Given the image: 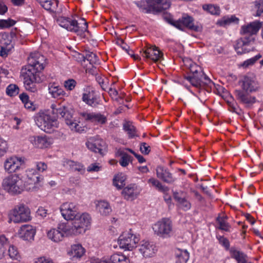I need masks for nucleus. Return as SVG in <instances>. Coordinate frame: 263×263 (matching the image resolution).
<instances>
[{
    "label": "nucleus",
    "instance_id": "obj_1",
    "mask_svg": "<svg viewBox=\"0 0 263 263\" xmlns=\"http://www.w3.org/2000/svg\"><path fill=\"white\" fill-rule=\"evenodd\" d=\"M28 63L22 70V74L26 89L34 92L37 90L35 83L42 81L41 75L46 64V59L39 52H34L28 57Z\"/></svg>",
    "mask_w": 263,
    "mask_h": 263
},
{
    "label": "nucleus",
    "instance_id": "obj_2",
    "mask_svg": "<svg viewBox=\"0 0 263 263\" xmlns=\"http://www.w3.org/2000/svg\"><path fill=\"white\" fill-rule=\"evenodd\" d=\"M262 25V22L255 21L241 26L240 34L248 36L241 37L237 41L235 48L237 53H246L253 49L255 42L253 35L257 34Z\"/></svg>",
    "mask_w": 263,
    "mask_h": 263
},
{
    "label": "nucleus",
    "instance_id": "obj_3",
    "mask_svg": "<svg viewBox=\"0 0 263 263\" xmlns=\"http://www.w3.org/2000/svg\"><path fill=\"white\" fill-rule=\"evenodd\" d=\"M52 112L58 118L64 119L66 124L71 130L81 133L84 130V127L80 126L77 122L73 119L72 116L68 107L65 105L60 104H52Z\"/></svg>",
    "mask_w": 263,
    "mask_h": 263
},
{
    "label": "nucleus",
    "instance_id": "obj_4",
    "mask_svg": "<svg viewBox=\"0 0 263 263\" xmlns=\"http://www.w3.org/2000/svg\"><path fill=\"white\" fill-rule=\"evenodd\" d=\"M190 74L185 76V79L195 88L201 89L212 83L210 79L206 76L201 68L196 64L190 65Z\"/></svg>",
    "mask_w": 263,
    "mask_h": 263
},
{
    "label": "nucleus",
    "instance_id": "obj_5",
    "mask_svg": "<svg viewBox=\"0 0 263 263\" xmlns=\"http://www.w3.org/2000/svg\"><path fill=\"white\" fill-rule=\"evenodd\" d=\"M137 6L147 13L157 15L168 9L171 5L170 0H146L136 3Z\"/></svg>",
    "mask_w": 263,
    "mask_h": 263
},
{
    "label": "nucleus",
    "instance_id": "obj_6",
    "mask_svg": "<svg viewBox=\"0 0 263 263\" xmlns=\"http://www.w3.org/2000/svg\"><path fill=\"white\" fill-rule=\"evenodd\" d=\"M163 18L165 22L182 31L188 29L200 32L202 29V25L198 23H195L193 17H179L177 20L174 19V17Z\"/></svg>",
    "mask_w": 263,
    "mask_h": 263
},
{
    "label": "nucleus",
    "instance_id": "obj_7",
    "mask_svg": "<svg viewBox=\"0 0 263 263\" xmlns=\"http://www.w3.org/2000/svg\"><path fill=\"white\" fill-rule=\"evenodd\" d=\"M2 185L5 190L11 194H20L25 188L23 181L17 175H11L5 178Z\"/></svg>",
    "mask_w": 263,
    "mask_h": 263
},
{
    "label": "nucleus",
    "instance_id": "obj_8",
    "mask_svg": "<svg viewBox=\"0 0 263 263\" xmlns=\"http://www.w3.org/2000/svg\"><path fill=\"white\" fill-rule=\"evenodd\" d=\"M11 221L14 223L26 222L31 219L30 211L23 203H19L10 211L9 214Z\"/></svg>",
    "mask_w": 263,
    "mask_h": 263
},
{
    "label": "nucleus",
    "instance_id": "obj_9",
    "mask_svg": "<svg viewBox=\"0 0 263 263\" xmlns=\"http://www.w3.org/2000/svg\"><path fill=\"white\" fill-rule=\"evenodd\" d=\"M35 122L37 126L42 130L50 133L53 127H57V121L55 117L40 111L35 117Z\"/></svg>",
    "mask_w": 263,
    "mask_h": 263
},
{
    "label": "nucleus",
    "instance_id": "obj_10",
    "mask_svg": "<svg viewBox=\"0 0 263 263\" xmlns=\"http://www.w3.org/2000/svg\"><path fill=\"white\" fill-rule=\"evenodd\" d=\"M71 220L72 226H70V232L74 234L84 233L86 228L90 223V217L87 213L80 214L79 213L77 216Z\"/></svg>",
    "mask_w": 263,
    "mask_h": 263
},
{
    "label": "nucleus",
    "instance_id": "obj_11",
    "mask_svg": "<svg viewBox=\"0 0 263 263\" xmlns=\"http://www.w3.org/2000/svg\"><path fill=\"white\" fill-rule=\"evenodd\" d=\"M153 230L155 234L159 237H170L173 231L172 222L168 218H162L153 225Z\"/></svg>",
    "mask_w": 263,
    "mask_h": 263
},
{
    "label": "nucleus",
    "instance_id": "obj_12",
    "mask_svg": "<svg viewBox=\"0 0 263 263\" xmlns=\"http://www.w3.org/2000/svg\"><path fill=\"white\" fill-rule=\"evenodd\" d=\"M70 226L68 223H61L58 225L57 228L50 229L47 232V237L49 239L55 242L63 240L65 234L70 233Z\"/></svg>",
    "mask_w": 263,
    "mask_h": 263
},
{
    "label": "nucleus",
    "instance_id": "obj_13",
    "mask_svg": "<svg viewBox=\"0 0 263 263\" xmlns=\"http://www.w3.org/2000/svg\"><path fill=\"white\" fill-rule=\"evenodd\" d=\"M139 240L140 238L132 233L130 230L129 232H124L120 236L118 243L120 248L130 251L137 247Z\"/></svg>",
    "mask_w": 263,
    "mask_h": 263
},
{
    "label": "nucleus",
    "instance_id": "obj_14",
    "mask_svg": "<svg viewBox=\"0 0 263 263\" xmlns=\"http://www.w3.org/2000/svg\"><path fill=\"white\" fill-rule=\"evenodd\" d=\"M86 147L91 152L104 155L106 152L105 142L98 136L91 137L86 142Z\"/></svg>",
    "mask_w": 263,
    "mask_h": 263
},
{
    "label": "nucleus",
    "instance_id": "obj_15",
    "mask_svg": "<svg viewBox=\"0 0 263 263\" xmlns=\"http://www.w3.org/2000/svg\"><path fill=\"white\" fill-rule=\"evenodd\" d=\"M60 211L63 218L67 220H72L79 213L78 205L73 202L63 203Z\"/></svg>",
    "mask_w": 263,
    "mask_h": 263
},
{
    "label": "nucleus",
    "instance_id": "obj_16",
    "mask_svg": "<svg viewBox=\"0 0 263 263\" xmlns=\"http://www.w3.org/2000/svg\"><path fill=\"white\" fill-rule=\"evenodd\" d=\"M235 96L238 101L246 107L250 108L256 102V98L247 92L240 89L235 90Z\"/></svg>",
    "mask_w": 263,
    "mask_h": 263
},
{
    "label": "nucleus",
    "instance_id": "obj_17",
    "mask_svg": "<svg viewBox=\"0 0 263 263\" xmlns=\"http://www.w3.org/2000/svg\"><path fill=\"white\" fill-rule=\"evenodd\" d=\"M79 115L84 121L96 124H104L107 121L106 117L100 113L83 111L80 112Z\"/></svg>",
    "mask_w": 263,
    "mask_h": 263
},
{
    "label": "nucleus",
    "instance_id": "obj_18",
    "mask_svg": "<svg viewBox=\"0 0 263 263\" xmlns=\"http://www.w3.org/2000/svg\"><path fill=\"white\" fill-rule=\"evenodd\" d=\"M240 83L241 90L250 93L258 91L260 88L258 82L254 78L248 76H245Z\"/></svg>",
    "mask_w": 263,
    "mask_h": 263
},
{
    "label": "nucleus",
    "instance_id": "obj_19",
    "mask_svg": "<svg viewBox=\"0 0 263 263\" xmlns=\"http://www.w3.org/2000/svg\"><path fill=\"white\" fill-rule=\"evenodd\" d=\"M142 56L146 60L157 62L162 58L163 53L156 46H149L142 49Z\"/></svg>",
    "mask_w": 263,
    "mask_h": 263
},
{
    "label": "nucleus",
    "instance_id": "obj_20",
    "mask_svg": "<svg viewBox=\"0 0 263 263\" xmlns=\"http://www.w3.org/2000/svg\"><path fill=\"white\" fill-rule=\"evenodd\" d=\"M27 180L25 183L24 190L29 192L36 191L38 189V183L40 181L41 177L34 171H30L28 174Z\"/></svg>",
    "mask_w": 263,
    "mask_h": 263
},
{
    "label": "nucleus",
    "instance_id": "obj_21",
    "mask_svg": "<svg viewBox=\"0 0 263 263\" xmlns=\"http://www.w3.org/2000/svg\"><path fill=\"white\" fill-rule=\"evenodd\" d=\"M23 163L24 160L22 158L11 157L6 160L4 163L5 170L9 173H14L18 170Z\"/></svg>",
    "mask_w": 263,
    "mask_h": 263
},
{
    "label": "nucleus",
    "instance_id": "obj_22",
    "mask_svg": "<svg viewBox=\"0 0 263 263\" xmlns=\"http://www.w3.org/2000/svg\"><path fill=\"white\" fill-rule=\"evenodd\" d=\"M91 263H129V259L122 254L115 253L111 255L108 259H93Z\"/></svg>",
    "mask_w": 263,
    "mask_h": 263
},
{
    "label": "nucleus",
    "instance_id": "obj_23",
    "mask_svg": "<svg viewBox=\"0 0 263 263\" xmlns=\"http://www.w3.org/2000/svg\"><path fill=\"white\" fill-rule=\"evenodd\" d=\"M139 251L145 257H151L157 252L158 249L155 244L151 241H143L140 246Z\"/></svg>",
    "mask_w": 263,
    "mask_h": 263
},
{
    "label": "nucleus",
    "instance_id": "obj_24",
    "mask_svg": "<svg viewBox=\"0 0 263 263\" xmlns=\"http://www.w3.org/2000/svg\"><path fill=\"white\" fill-rule=\"evenodd\" d=\"M29 141L35 147L40 148L48 147L51 143V139L46 136H31Z\"/></svg>",
    "mask_w": 263,
    "mask_h": 263
},
{
    "label": "nucleus",
    "instance_id": "obj_25",
    "mask_svg": "<svg viewBox=\"0 0 263 263\" xmlns=\"http://www.w3.org/2000/svg\"><path fill=\"white\" fill-rule=\"evenodd\" d=\"M36 233L35 229L31 225L22 226L19 230V236L24 240L31 241L34 239Z\"/></svg>",
    "mask_w": 263,
    "mask_h": 263
},
{
    "label": "nucleus",
    "instance_id": "obj_26",
    "mask_svg": "<svg viewBox=\"0 0 263 263\" xmlns=\"http://www.w3.org/2000/svg\"><path fill=\"white\" fill-rule=\"evenodd\" d=\"M173 197L177 202L178 206L183 211H187L191 208V204L185 198V194L183 192H175L173 193Z\"/></svg>",
    "mask_w": 263,
    "mask_h": 263
},
{
    "label": "nucleus",
    "instance_id": "obj_27",
    "mask_svg": "<svg viewBox=\"0 0 263 263\" xmlns=\"http://www.w3.org/2000/svg\"><path fill=\"white\" fill-rule=\"evenodd\" d=\"M156 175L158 178L167 183H172L175 181V178L169 171L161 166L157 167Z\"/></svg>",
    "mask_w": 263,
    "mask_h": 263
},
{
    "label": "nucleus",
    "instance_id": "obj_28",
    "mask_svg": "<svg viewBox=\"0 0 263 263\" xmlns=\"http://www.w3.org/2000/svg\"><path fill=\"white\" fill-rule=\"evenodd\" d=\"M75 21L72 17H56L57 23L61 27L70 31H72L75 28Z\"/></svg>",
    "mask_w": 263,
    "mask_h": 263
},
{
    "label": "nucleus",
    "instance_id": "obj_29",
    "mask_svg": "<svg viewBox=\"0 0 263 263\" xmlns=\"http://www.w3.org/2000/svg\"><path fill=\"white\" fill-rule=\"evenodd\" d=\"M137 186L133 184H130L123 190L122 194L126 200H134L137 196Z\"/></svg>",
    "mask_w": 263,
    "mask_h": 263
},
{
    "label": "nucleus",
    "instance_id": "obj_30",
    "mask_svg": "<svg viewBox=\"0 0 263 263\" xmlns=\"http://www.w3.org/2000/svg\"><path fill=\"white\" fill-rule=\"evenodd\" d=\"M48 90L49 93L54 98H60L65 94L62 88L55 83H50L48 84Z\"/></svg>",
    "mask_w": 263,
    "mask_h": 263
},
{
    "label": "nucleus",
    "instance_id": "obj_31",
    "mask_svg": "<svg viewBox=\"0 0 263 263\" xmlns=\"http://www.w3.org/2000/svg\"><path fill=\"white\" fill-rule=\"evenodd\" d=\"M125 151H127V148H120L118 149L116 152V155L121 157V159L119 161V162L120 164L123 167L127 166L129 163L132 160V156L127 154Z\"/></svg>",
    "mask_w": 263,
    "mask_h": 263
},
{
    "label": "nucleus",
    "instance_id": "obj_32",
    "mask_svg": "<svg viewBox=\"0 0 263 263\" xmlns=\"http://www.w3.org/2000/svg\"><path fill=\"white\" fill-rule=\"evenodd\" d=\"M82 100L87 105L93 107H96L99 104L93 91H89L87 92L84 93L82 96Z\"/></svg>",
    "mask_w": 263,
    "mask_h": 263
},
{
    "label": "nucleus",
    "instance_id": "obj_33",
    "mask_svg": "<svg viewBox=\"0 0 263 263\" xmlns=\"http://www.w3.org/2000/svg\"><path fill=\"white\" fill-rule=\"evenodd\" d=\"M40 5L45 10L50 12H55L58 2L57 0H37Z\"/></svg>",
    "mask_w": 263,
    "mask_h": 263
},
{
    "label": "nucleus",
    "instance_id": "obj_34",
    "mask_svg": "<svg viewBox=\"0 0 263 263\" xmlns=\"http://www.w3.org/2000/svg\"><path fill=\"white\" fill-rule=\"evenodd\" d=\"M85 253V249L80 244H76L71 246V250L68 254L72 258H81Z\"/></svg>",
    "mask_w": 263,
    "mask_h": 263
},
{
    "label": "nucleus",
    "instance_id": "obj_35",
    "mask_svg": "<svg viewBox=\"0 0 263 263\" xmlns=\"http://www.w3.org/2000/svg\"><path fill=\"white\" fill-rule=\"evenodd\" d=\"M230 252L232 257L235 259L238 263H246L247 255L244 253L235 248H231Z\"/></svg>",
    "mask_w": 263,
    "mask_h": 263
},
{
    "label": "nucleus",
    "instance_id": "obj_36",
    "mask_svg": "<svg viewBox=\"0 0 263 263\" xmlns=\"http://www.w3.org/2000/svg\"><path fill=\"white\" fill-rule=\"evenodd\" d=\"M147 183L152 186L155 187L159 192L166 193L168 191V187L162 185V184L157 179L151 177L147 180Z\"/></svg>",
    "mask_w": 263,
    "mask_h": 263
},
{
    "label": "nucleus",
    "instance_id": "obj_37",
    "mask_svg": "<svg viewBox=\"0 0 263 263\" xmlns=\"http://www.w3.org/2000/svg\"><path fill=\"white\" fill-rule=\"evenodd\" d=\"M123 129L127 133L129 138L138 137L135 126L130 122H125L123 126Z\"/></svg>",
    "mask_w": 263,
    "mask_h": 263
},
{
    "label": "nucleus",
    "instance_id": "obj_38",
    "mask_svg": "<svg viewBox=\"0 0 263 263\" xmlns=\"http://www.w3.org/2000/svg\"><path fill=\"white\" fill-rule=\"evenodd\" d=\"M97 210L102 215L106 216L108 215L111 211L109 204L104 201H100L97 205Z\"/></svg>",
    "mask_w": 263,
    "mask_h": 263
},
{
    "label": "nucleus",
    "instance_id": "obj_39",
    "mask_svg": "<svg viewBox=\"0 0 263 263\" xmlns=\"http://www.w3.org/2000/svg\"><path fill=\"white\" fill-rule=\"evenodd\" d=\"M176 263H186L189 259V253L186 250L178 249L176 252Z\"/></svg>",
    "mask_w": 263,
    "mask_h": 263
},
{
    "label": "nucleus",
    "instance_id": "obj_40",
    "mask_svg": "<svg viewBox=\"0 0 263 263\" xmlns=\"http://www.w3.org/2000/svg\"><path fill=\"white\" fill-rule=\"evenodd\" d=\"M74 26L76 27L72 31L74 32H85L87 30V23L84 17H81L80 22L75 21Z\"/></svg>",
    "mask_w": 263,
    "mask_h": 263
},
{
    "label": "nucleus",
    "instance_id": "obj_41",
    "mask_svg": "<svg viewBox=\"0 0 263 263\" xmlns=\"http://www.w3.org/2000/svg\"><path fill=\"white\" fill-rule=\"evenodd\" d=\"M86 60L92 65L99 64V59L96 53L92 52H86L85 55L83 57V61H85Z\"/></svg>",
    "mask_w": 263,
    "mask_h": 263
},
{
    "label": "nucleus",
    "instance_id": "obj_42",
    "mask_svg": "<svg viewBox=\"0 0 263 263\" xmlns=\"http://www.w3.org/2000/svg\"><path fill=\"white\" fill-rule=\"evenodd\" d=\"M216 221L218 224V228L222 231L229 232L231 228L230 225L227 221V217L218 216Z\"/></svg>",
    "mask_w": 263,
    "mask_h": 263
},
{
    "label": "nucleus",
    "instance_id": "obj_43",
    "mask_svg": "<svg viewBox=\"0 0 263 263\" xmlns=\"http://www.w3.org/2000/svg\"><path fill=\"white\" fill-rule=\"evenodd\" d=\"M204 10L208 11L211 15H220V9L219 6L213 4L204 5L202 6Z\"/></svg>",
    "mask_w": 263,
    "mask_h": 263
},
{
    "label": "nucleus",
    "instance_id": "obj_44",
    "mask_svg": "<svg viewBox=\"0 0 263 263\" xmlns=\"http://www.w3.org/2000/svg\"><path fill=\"white\" fill-rule=\"evenodd\" d=\"M239 20L237 17H228L226 19L219 20L217 24L219 26L227 27L231 24H238Z\"/></svg>",
    "mask_w": 263,
    "mask_h": 263
},
{
    "label": "nucleus",
    "instance_id": "obj_45",
    "mask_svg": "<svg viewBox=\"0 0 263 263\" xmlns=\"http://www.w3.org/2000/svg\"><path fill=\"white\" fill-rule=\"evenodd\" d=\"M8 254L10 258L12 259L17 260L20 258V254L18 249L16 247L13 245L10 246L8 250Z\"/></svg>",
    "mask_w": 263,
    "mask_h": 263
},
{
    "label": "nucleus",
    "instance_id": "obj_46",
    "mask_svg": "<svg viewBox=\"0 0 263 263\" xmlns=\"http://www.w3.org/2000/svg\"><path fill=\"white\" fill-rule=\"evenodd\" d=\"M19 93V88L15 84H10L6 88V93L10 96H15Z\"/></svg>",
    "mask_w": 263,
    "mask_h": 263
},
{
    "label": "nucleus",
    "instance_id": "obj_47",
    "mask_svg": "<svg viewBox=\"0 0 263 263\" xmlns=\"http://www.w3.org/2000/svg\"><path fill=\"white\" fill-rule=\"evenodd\" d=\"M125 178L122 175L116 176L113 180L114 185L118 189H121L125 185Z\"/></svg>",
    "mask_w": 263,
    "mask_h": 263
},
{
    "label": "nucleus",
    "instance_id": "obj_48",
    "mask_svg": "<svg viewBox=\"0 0 263 263\" xmlns=\"http://www.w3.org/2000/svg\"><path fill=\"white\" fill-rule=\"evenodd\" d=\"M11 43V37L6 33L0 34V43L2 46L7 47Z\"/></svg>",
    "mask_w": 263,
    "mask_h": 263
},
{
    "label": "nucleus",
    "instance_id": "obj_49",
    "mask_svg": "<svg viewBox=\"0 0 263 263\" xmlns=\"http://www.w3.org/2000/svg\"><path fill=\"white\" fill-rule=\"evenodd\" d=\"M9 244L8 239L4 235L0 236V257H1L5 251V247Z\"/></svg>",
    "mask_w": 263,
    "mask_h": 263
},
{
    "label": "nucleus",
    "instance_id": "obj_50",
    "mask_svg": "<svg viewBox=\"0 0 263 263\" xmlns=\"http://www.w3.org/2000/svg\"><path fill=\"white\" fill-rule=\"evenodd\" d=\"M16 22L12 19L9 18L8 20H0V28L4 29L9 28L13 26Z\"/></svg>",
    "mask_w": 263,
    "mask_h": 263
},
{
    "label": "nucleus",
    "instance_id": "obj_51",
    "mask_svg": "<svg viewBox=\"0 0 263 263\" xmlns=\"http://www.w3.org/2000/svg\"><path fill=\"white\" fill-rule=\"evenodd\" d=\"M63 165L68 169L74 171L79 170L76 162L72 160H66L64 161Z\"/></svg>",
    "mask_w": 263,
    "mask_h": 263
},
{
    "label": "nucleus",
    "instance_id": "obj_52",
    "mask_svg": "<svg viewBox=\"0 0 263 263\" xmlns=\"http://www.w3.org/2000/svg\"><path fill=\"white\" fill-rule=\"evenodd\" d=\"M255 9H256V16H260L263 13V1L257 0L255 2Z\"/></svg>",
    "mask_w": 263,
    "mask_h": 263
},
{
    "label": "nucleus",
    "instance_id": "obj_53",
    "mask_svg": "<svg viewBox=\"0 0 263 263\" xmlns=\"http://www.w3.org/2000/svg\"><path fill=\"white\" fill-rule=\"evenodd\" d=\"M217 237L219 243L224 247L227 250L230 249V242L227 238L221 236H217Z\"/></svg>",
    "mask_w": 263,
    "mask_h": 263
},
{
    "label": "nucleus",
    "instance_id": "obj_54",
    "mask_svg": "<svg viewBox=\"0 0 263 263\" xmlns=\"http://www.w3.org/2000/svg\"><path fill=\"white\" fill-rule=\"evenodd\" d=\"M7 149V142L0 137V156H3Z\"/></svg>",
    "mask_w": 263,
    "mask_h": 263
},
{
    "label": "nucleus",
    "instance_id": "obj_55",
    "mask_svg": "<svg viewBox=\"0 0 263 263\" xmlns=\"http://www.w3.org/2000/svg\"><path fill=\"white\" fill-rule=\"evenodd\" d=\"M76 82L73 79H69L67 81H66L64 83L65 87L69 90L73 89L76 86Z\"/></svg>",
    "mask_w": 263,
    "mask_h": 263
},
{
    "label": "nucleus",
    "instance_id": "obj_56",
    "mask_svg": "<svg viewBox=\"0 0 263 263\" xmlns=\"http://www.w3.org/2000/svg\"><path fill=\"white\" fill-rule=\"evenodd\" d=\"M101 167L98 163H92L87 167V171L89 172H98L100 171Z\"/></svg>",
    "mask_w": 263,
    "mask_h": 263
},
{
    "label": "nucleus",
    "instance_id": "obj_57",
    "mask_svg": "<svg viewBox=\"0 0 263 263\" xmlns=\"http://www.w3.org/2000/svg\"><path fill=\"white\" fill-rule=\"evenodd\" d=\"M140 149L142 154L147 155L151 151V147L146 143L143 142L140 144Z\"/></svg>",
    "mask_w": 263,
    "mask_h": 263
},
{
    "label": "nucleus",
    "instance_id": "obj_58",
    "mask_svg": "<svg viewBox=\"0 0 263 263\" xmlns=\"http://www.w3.org/2000/svg\"><path fill=\"white\" fill-rule=\"evenodd\" d=\"M96 81L98 82V83L99 84V85L101 86V88L103 90H106L107 87L106 86V84H105V80L107 81L106 78H103L100 75H97L96 77Z\"/></svg>",
    "mask_w": 263,
    "mask_h": 263
},
{
    "label": "nucleus",
    "instance_id": "obj_59",
    "mask_svg": "<svg viewBox=\"0 0 263 263\" xmlns=\"http://www.w3.org/2000/svg\"><path fill=\"white\" fill-rule=\"evenodd\" d=\"M116 44L125 51H128L129 49V46L124 43L122 39H118L116 42Z\"/></svg>",
    "mask_w": 263,
    "mask_h": 263
},
{
    "label": "nucleus",
    "instance_id": "obj_60",
    "mask_svg": "<svg viewBox=\"0 0 263 263\" xmlns=\"http://www.w3.org/2000/svg\"><path fill=\"white\" fill-rule=\"evenodd\" d=\"M127 150L130 152L132 154H133L135 157L138 159L139 163H143L145 161V159L144 158L139 154H136L134 151H133L132 149L130 148H127Z\"/></svg>",
    "mask_w": 263,
    "mask_h": 263
},
{
    "label": "nucleus",
    "instance_id": "obj_61",
    "mask_svg": "<svg viewBox=\"0 0 263 263\" xmlns=\"http://www.w3.org/2000/svg\"><path fill=\"white\" fill-rule=\"evenodd\" d=\"M36 214L42 218H44L47 216V210L43 207H40L36 211Z\"/></svg>",
    "mask_w": 263,
    "mask_h": 263
},
{
    "label": "nucleus",
    "instance_id": "obj_62",
    "mask_svg": "<svg viewBox=\"0 0 263 263\" xmlns=\"http://www.w3.org/2000/svg\"><path fill=\"white\" fill-rule=\"evenodd\" d=\"M36 168L39 172H43L47 169V166L46 163L40 162L37 163Z\"/></svg>",
    "mask_w": 263,
    "mask_h": 263
},
{
    "label": "nucleus",
    "instance_id": "obj_63",
    "mask_svg": "<svg viewBox=\"0 0 263 263\" xmlns=\"http://www.w3.org/2000/svg\"><path fill=\"white\" fill-rule=\"evenodd\" d=\"M6 46L0 45V55L2 57H6L8 54L9 50L7 49Z\"/></svg>",
    "mask_w": 263,
    "mask_h": 263
},
{
    "label": "nucleus",
    "instance_id": "obj_64",
    "mask_svg": "<svg viewBox=\"0 0 263 263\" xmlns=\"http://www.w3.org/2000/svg\"><path fill=\"white\" fill-rule=\"evenodd\" d=\"M37 263H53V262L50 258L42 257L38 259Z\"/></svg>",
    "mask_w": 263,
    "mask_h": 263
}]
</instances>
